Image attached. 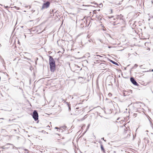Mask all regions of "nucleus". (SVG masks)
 I'll use <instances>...</instances> for the list:
<instances>
[{"instance_id":"nucleus-29","label":"nucleus","mask_w":153,"mask_h":153,"mask_svg":"<svg viewBox=\"0 0 153 153\" xmlns=\"http://www.w3.org/2000/svg\"><path fill=\"white\" fill-rule=\"evenodd\" d=\"M50 127V126H47V127Z\"/></svg>"},{"instance_id":"nucleus-27","label":"nucleus","mask_w":153,"mask_h":153,"mask_svg":"<svg viewBox=\"0 0 153 153\" xmlns=\"http://www.w3.org/2000/svg\"><path fill=\"white\" fill-rule=\"evenodd\" d=\"M79 107H77V108H76V109H79Z\"/></svg>"},{"instance_id":"nucleus-8","label":"nucleus","mask_w":153,"mask_h":153,"mask_svg":"<svg viewBox=\"0 0 153 153\" xmlns=\"http://www.w3.org/2000/svg\"><path fill=\"white\" fill-rule=\"evenodd\" d=\"M100 147L102 151L103 152H105V149L103 147V145L102 144H101L100 145Z\"/></svg>"},{"instance_id":"nucleus-32","label":"nucleus","mask_w":153,"mask_h":153,"mask_svg":"<svg viewBox=\"0 0 153 153\" xmlns=\"http://www.w3.org/2000/svg\"><path fill=\"white\" fill-rule=\"evenodd\" d=\"M152 71H153V69H152Z\"/></svg>"},{"instance_id":"nucleus-10","label":"nucleus","mask_w":153,"mask_h":153,"mask_svg":"<svg viewBox=\"0 0 153 153\" xmlns=\"http://www.w3.org/2000/svg\"><path fill=\"white\" fill-rule=\"evenodd\" d=\"M82 110V109H81L80 110H76L75 111V112H76V113H78V112H79V113H81L83 111Z\"/></svg>"},{"instance_id":"nucleus-38","label":"nucleus","mask_w":153,"mask_h":153,"mask_svg":"<svg viewBox=\"0 0 153 153\" xmlns=\"http://www.w3.org/2000/svg\"><path fill=\"white\" fill-rule=\"evenodd\" d=\"M152 93H153V92H152Z\"/></svg>"},{"instance_id":"nucleus-34","label":"nucleus","mask_w":153,"mask_h":153,"mask_svg":"<svg viewBox=\"0 0 153 153\" xmlns=\"http://www.w3.org/2000/svg\"><path fill=\"white\" fill-rule=\"evenodd\" d=\"M79 78H82V77H79Z\"/></svg>"},{"instance_id":"nucleus-22","label":"nucleus","mask_w":153,"mask_h":153,"mask_svg":"<svg viewBox=\"0 0 153 153\" xmlns=\"http://www.w3.org/2000/svg\"><path fill=\"white\" fill-rule=\"evenodd\" d=\"M26 58L27 59V60H29L30 59H29L27 58V57H26Z\"/></svg>"},{"instance_id":"nucleus-4","label":"nucleus","mask_w":153,"mask_h":153,"mask_svg":"<svg viewBox=\"0 0 153 153\" xmlns=\"http://www.w3.org/2000/svg\"><path fill=\"white\" fill-rule=\"evenodd\" d=\"M130 81L134 85L136 86L138 85V83L136 81L134 78L131 77L130 78Z\"/></svg>"},{"instance_id":"nucleus-2","label":"nucleus","mask_w":153,"mask_h":153,"mask_svg":"<svg viewBox=\"0 0 153 153\" xmlns=\"http://www.w3.org/2000/svg\"><path fill=\"white\" fill-rule=\"evenodd\" d=\"M33 117L36 121L38 119V114L36 110L34 111L32 115Z\"/></svg>"},{"instance_id":"nucleus-23","label":"nucleus","mask_w":153,"mask_h":153,"mask_svg":"<svg viewBox=\"0 0 153 153\" xmlns=\"http://www.w3.org/2000/svg\"><path fill=\"white\" fill-rule=\"evenodd\" d=\"M55 129H58V127H55Z\"/></svg>"},{"instance_id":"nucleus-31","label":"nucleus","mask_w":153,"mask_h":153,"mask_svg":"<svg viewBox=\"0 0 153 153\" xmlns=\"http://www.w3.org/2000/svg\"><path fill=\"white\" fill-rule=\"evenodd\" d=\"M142 65H141V66H140V67H142Z\"/></svg>"},{"instance_id":"nucleus-18","label":"nucleus","mask_w":153,"mask_h":153,"mask_svg":"<svg viewBox=\"0 0 153 153\" xmlns=\"http://www.w3.org/2000/svg\"><path fill=\"white\" fill-rule=\"evenodd\" d=\"M108 102L110 103H111V104L112 103V101L111 100H109Z\"/></svg>"},{"instance_id":"nucleus-5","label":"nucleus","mask_w":153,"mask_h":153,"mask_svg":"<svg viewBox=\"0 0 153 153\" xmlns=\"http://www.w3.org/2000/svg\"><path fill=\"white\" fill-rule=\"evenodd\" d=\"M90 6H91V5H82L81 6V7H82V9H83V10H86V8L85 7H89Z\"/></svg>"},{"instance_id":"nucleus-20","label":"nucleus","mask_w":153,"mask_h":153,"mask_svg":"<svg viewBox=\"0 0 153 153\" xmlns=\"http://www.w3.org/2000/svg\"><path fill=\"white\" fill-rule=\"evenodd\" d=\"M101 139L102 140H103L105 142L106 141V140H105L104 139V137H102V138H101Z\"/></svg>"},{"instance_id":"nucleus-36","label":"nucleus","mask_w":153,"mask_h":153,"mask_svg":"<svg viewBox=\"0 0 153 153\" xmlns=\"http://www.w3.org/2000/svg\"><path fill=\"white\" fill-rule=\"evenodd\" d=\"M73 97H72V99H73Z\"/></svg>"},{"instance_id":"nucleus-7","label":"nucleus","mask_w":153,"mask_h":153,"mask_svg":"<svg viewBox=\"0 0 153 153\" xmlns=\"http://www.w3.org/2000/svg\"><path fill=\"white\" fill-rule=\"evenodd\" d=\"M66 103L68 105V110L69 111L71 110V105L70 103L68 102H66Z\"/></svg>"},{"instance_id":"nucleus-11","label":"nucleus","mask_w":153,"mask_h":153,"mask_svg":"<svg viewBox=\"0 0 153 153\" xmlns=\"http://www.w3.org/2000/svg\"><path fill=\"white\" fill-rule=\"evenodd\" d=\"M11 145L13 146V149H14V147H16L15 146H14V145L13 144H11V143H7L6 145V146H7V145Z\"/></svg>"},{"instance_id":"nucleus-6","label":"nucleus","mask_w":153,"mask_h":153,"mask_svg":"<svg viewBox=\"0 0 153 153\" xmlns=\"http://www.w3.org/2000/svg\"><path fill=\"white\" fill-rule=\"evenodd\" d=\"M123 17V16L120 14V15H118L116 16V18L117 19H121Z\"/></svg>"},{"instance_id":"nucleus-33","label":"nucleus","mask_w":153,"mask_h":153,"mask_svg":"<svg viewBox=\"0 0 153 153\" xmlns=\"http://www.w3.org/2000/svg\"><path fill=\"white\" fill-rule=\"evenodd\" d=\"M106 100H108V99H107V98L106 99Z\"/></svg>"},{"instance_id":"nucleus-17","label":"nucleus","mask_w":153,"mask_h":153,"mask_svg":"<svg viewBox=\"0 0 153 153\" xmlns=\"http://www.w3.org/2000/svg\"><path fill=\"white\" fill-rule=\"evenodd\" d=\"M110 13H112V12H113V10H112V9H110Z\"/></svg>"},{"instance_id":"nucleus-3","label":"nucleus","mask_w":153,"mask_h":153,"mask_svg":"<svg viewBox=\"0 0 153 153\" xmlns=\"http://www.w3.org/2000/svg\"><path fill=\"white\" fill-rule=\"evenodd\" d=\"M50 4V2L49 1H47L45 3H44L42 7V9H43L45 8H48Z\"/></svg>"},{"instance_id":"nucleus-26","label":"nucleus","mask_w":153,"mask_h":153,"mask_svg":"<svg viewBox=\"0 0 153 153\" xmlns=\"http://www.w3.org/2000/svg\"><path fill=\"white\" fill-rule=\"evenodd\" d=\"M116 19H116V18H114V20H116Z\"/></svg>"},{"instance_id":"nucleus-13","label":"nucleus","mask_w":153,"mask_h":153,"mask_svg":"<svg viewBox=\"0 0 153 153\" xmlns=\"http://www.w3.org/2000/svg\"><path fill=\"white\" fill-rule=\"evenodd\" d=\"M138 66V65L137 64H135L134 66L132 67V68H136Z\"/></svg>"},{"instance_id":"nucleus-16","label":"nucleus","mask_w":153,"mask_h":153,"mask_svg":"<svg viewBox=\"0 0 153 153\" xmlns=\"http://www.w3.org/2000/svg\"><path fill=\"white\" fill-rule=\"evenodd\" d=\"M95 56H98V57H102V56H100V55H96Z\"/></svg>"},{"instance_id":"nucleus-19","label":"nucleus","mask_w":153,"mask_h":153,"mask_svg":"<svg viewBox=\"0 0 153 153\" xmlns=\"http://www.w3.org/2000/svg\"><path fill=\"white\" fill-rule=\"evenodd\" d=\"M8 146V145L6 146V145L5 146H6V147H5V148H7V149L9 147Z\"/></svg>"},{"instance_id":"nucleus-30","label":"nucleus","mask_w":153,"mask_h":153,"mask_svg":"<svg viewBox=\"0 0 153 153\" xmlns=\"http://www.w3.org/2000/svg\"><path fill=\"white\" fill-rule=\"evenodd\" d=\"M100 143H101H101H102V142H100Z\"/></svg>"},{"instance_id":"nucleus-15","label":"nucleus","mask_w":153,"mask_h":153,"mask_svg":"<svg viewBox=\"0 0 153 153\" xmlns=\"http://www.w3.org/2000/svg\"><path fill=\"white\" fill-rule=\"evenodd\" d=\"M24 150H25V151H26V152H27V153H28V151H28V150L27 149H24Z\"/></svg>"},{"instance_id":"nucleus-1","label":"nucleus","mask_w":153,"mask_h":153,"mask_svg":"<svg viewBox=\"0 0 153 153\" xmlns=\"http://www.w3.org/2000/svg\"><path fill=\"white\" fill-rule=\"evenodd\" d=\"M49 62L50 65V68L51 71L53 72L55 70L56 67L55 62L52 56H49Z\"/></svg>"},{"instance_id":"nucleus-25","label":"nucleus","mask_w":153,"mask_h":153,"mask_svg":"<svg viewBox=\"0 0 153 153\" xmlns=\"http://www.w3.org/2000/svg\"><path fill=\"white\" fill-rule=\"evenodd\" d=\"M117 128H116V130L115 131L116 132L117 131Z\"/></svg>"},{"instance_id":"nucleus-37","label":"nucleus","mask_w":153,"mask_h":153,"mask_svg":"<svg viewBox=\"0 0 153 153\" xmlns=\"http://www.w3.org/2000/svg\"><path fill=\"white\" fill-rule=\"evenodd\" d=\"M37 60H38V58H37Z\"/></svg>"},{"instance_id":"nucleus-28","label":"nucleus","mask_w":153,"mask_h":153,"mask_svg":"<svg viewBox=\"0 0 153 153\" xmlns=\"http://www.w3.org/2000/svg\"><path fill=\"white\" fill-rule=\"evenodd\" d=\"M109 94H110V95H111V93H109Z\"/></svg>"},{"instance_id":"nucleus-14","label":"nucleus","mask_w":153,"mask_h":153,"mask_svg":"<svg viewBox=\"0 0 153 153\" xmlns=\"http://www.w3.org/2000/svg\"><path fill=\"white\" fill-rule=\"evenodd\" d=\"M14 7L16 8V9H17V10H19V7H16V6H15Z\"/></svg>"},{"instance_id":"nucleus-9","label":"nucleus","mask_w":153,"mask_h":153,"mask_svg":"<svg viewBox=\"0 0 153 153\" xmlns=\"http://www.w3.org/2000/svg\"><path fill=\"white\" fill-rule=\"evenodd\" d=\"M110 62H112L113 64H114V65H118V64L116 62H115L114 61H113V60H110Z\"/></svg>"},{"instance_id":"nucleus-35","label":"nucleus","mask_w":153,"mask_h":153,"mask_svg":"<svg viewBox=\"0 0 153 153\" xmlns=\"http://www.w3.org/2000/svg\"><path fill=\"white\" fill-rule=\"evenodd\" d=\"M89 41L90 42H91L90 41V40H89Z\"/></svg>"},{"instance_id":"nucleus-24","label":"nucleus","mask_w":153,"mask_h":153,"mask_svg":"<svg viewBox=\"0 0 153 153\" xmlns=\"http://www.w3.org/2000/svg\"><path fill=\"white\" fill-rule=\"evenodd\" d=\"M108 48H111V46H108Z\"/></svg>"},{"instance_id":"nucleus-21","label":"nucleus","mask_w":153,"mask_h":153,"mask_svg":"<svg viewBox=\"0 0 153 153\" xmlns=\"http://www.w3.org/2000/svg\"><path fill=\"white\" fill-rule=\"evenodd\" d=\"M99 5L100 6H101L102 7V3L100 4Z\"/></svg>"},{"instance_id":"nucleus-12","label":"nucleus","mask_w":153,"mask_h":153,"mask_svg":"<svg viewBox=\"0 0 153 153\" xmlns=\"http://www.w3.org/2000/svg\"><path fill=\"white\" fill-rule=\"evenodd\" d=\"M86 116V115H85L84 117H83L82 118L80 119L81 121L85 119L86 117H85Z\"/></svg>"}]
</instances>
